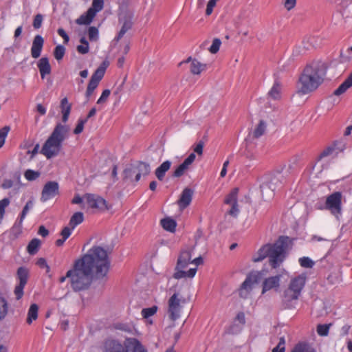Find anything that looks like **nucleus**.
I'll return each instance as SVG.
<instances>
[{
    "label": "nucleus",
    "mask_w": 352,
    "mask_h": 352,
    "mask_svg": "<svg viewBox=\"0 0 352 352\" xmlns=\"http://www.w3.org/2000/svg\"><path fill=\"white\" fill-rule=\"evenodd\" d=\"M327 69V63L321 60L307 64L298 80V92L307 94L317 89L323 82Z\"/></svg>",
    "instance_id": "f03ea898"
},
{
    "label": "nucleus",
    "mask_w": 352,
    "mask_h": 352,
    "mask_svg": "<svg viewBox=\"0 0 352 352\" xmlns=\"http://www.w3.org/2000/svg\"><path fill=\"white\" fill-rule=\"evenodd\" d=\"M134 166L137 170L136 178L134 179L136 182L140 179L142 175L145 176L150 173L151 168L148 163L138 162L136 164H134Z\"/></svg>",
    "instance_id": "5701e85b"
},
{
    "label": "nucleus",
    "mask_w": 352,
    "mask_h": 352,
    "mask_svg": "<svg viewBox=\"0 0 352 352\" xmlns=\"http://www.w3.org/2000/svg\"><path fill=\"white\" fill-rule=\"evenodd\" d=\"M331 325V324H318L316 329L318 334L320 336H328Z\"/></svg>",
    "instance_id": "37998d69"
},
{
    "label": "nucleus",
    "mask_w": 352,
    "mask_h": 352,
    "mask_svg": "<svg viewBox=\"0 0 352 352\" xmlns=\"http://www.w3.org/2000/svg\"><path fill=\"white\" fill-rule=\"evenodd\" d=\"M59 195V185L57 182L50 181L44 185L41 196V201L46 202Z\"/></svg>",
    "instance_id": "9b49d317"
},
{
    "label": "nucleus",
    "mask_w": 352,
    "mask_h": 352,
    "mask_svg": "<svg viewBox=\"0 0 352 352\" xmlns=\"http://www.w3.org/2000/svg\"><path fill=\"white\" fill-rule=\"evenodd\" d=\"M24 176L27 180L34 181L39 177L40 173L38 171H35L32 169H28L25 171Z\"/></svg>",
    "instance_id": "c03bdc74"
},
{
    "label": "nucleus",
    "mask_w": 352,
    "mask_h": 352,
    "mask_svg": "<svg viewBox=\"0 0 352 352\" xmlns=\"http://www.w3.org/2000/svg\"><path fill=\"white\" fill-rule=\"evenodd\" d=\"M84 221V214L82 212H75L70 218L69 226L72 229H74L77 226Z\"/></svg>",
    "instance_id": "7c9ffc66"
},
{
    "label": "nucleus",
    "mask_w": 352,
    "mask_h": 352,
    "mask_svg": "<svg viewBox=\"0 0 352 352\" xmlns=\"http://www.w3.org/2000/svg\"><path fill=\"white\" fill-rule=\"evenodd\" d=\"M43 21V16L41 14H37L34 16L32 25L34 29H38L41 27Z\"/></svg>",
    "instance_id": "6e6d98bb"
},
{
    "label": "nucleus",
    "mask_w": 352,
    "mask_h": 352,
    "mask_svg": "<svg viewBox=\"0 0 352 352\" xmlns=\"http://www.w3.org/2000/svg\"><path fill=\"white\" fill-rule=\"evenodd\" d=\"M96 16L92 12L87 11L76 19V23L78 25H89Z\"/></svg>",
    "instance_id": "c85d7f7f"
},
{
    "label": "nucleus",
    "mask_w": 352,
    "mask_h": 352,
    "mask_svg": "<svg viewBox=\"0 0 352 352\" xmlns=\"http://www.w3.org/2000/svg\"><path fill=\"white\" fill-rule=\"evenodd\" d=\"M193 190L189 188H186L183 190L179 199L177 201V204L180 210H184L188 207L192 199Z\"/></svg>",
    "instance_id": "a211bd4d"
},
{
    "label": "nucleus",
    "mask_w": 352,
    "mask_h": 352,
    "mask_svg": "<svg viewBox=\"0 0 352 352\" xmlns=\"http://www.w3.org/2000/svg\"><path fill=\"white\" fill-rule=\"evenodd\" d=\"M105 70L106 67L101 65L98 68H97L94 73L92 74L91 79L89 82V84L87 85L85 93V96L87 100L89 99V98L93 94L94 90L98 86L100 80L102 79L104 75Z\"/></svg>",
    "instance_id": "9d476101"
},
{
    "label": "nucleus",
    "mask_w": 352,
    "mask_h": 352,
    "mask_svg": "<svg viewBox=\"0 0 352 352\" xmlns=\"http://www.w3.org/2000/svg\"><path fill=\"white\" fill-rule=\"evenodd\" d=\"M110 94H111V91L109 89H104L102 91L100 97L97 100V104H103L106 103Z\"/></svg>",
    "instance_id": "864d4df0"
},
{
    "label": "nucleus",
    "mask_w": 352,
    "mask_h": 352,
    "mask_svg": "<svg viewBox=\"0 0 352 352\" xmlns=\"http://www.w3.org/2000/svg\"><path fill=\"white\" fill-rule=\"evenodd\" d=\"M280 90H281V85L279 80H276L274 83L270 90L268 95L274 100L279 99L280 98Z\"/></svg>",
    "instance_id": "72a5a7b5"
},
{
    "label": "nucleus",
    "mask_w": 352,
    "mask_h": 352,
    "mask_svg": "<svg viewBox=\"0 0 352 352\" xmlns=\"http://www.w3.org/2000/svg\"><path fill=\"white\" fill-rule=\"evenodd\" d=\"M283 5H284L285 8L287 11H290L291 10L294 8V7L296 6V0H285L283 2Z\"/></svg>",
    "instance_id": "680f3d73"
},
{
    "label": "nucleus",
    "mask_w": 352,
    "mask_h": 352,
    "mask_svg": "<svg viewBox=\"0 0 352 352\" xmlns=\"http://www.w3.org/2000/svg\"><path fill=\"white\" fill-rule=\"evenodd\" d=\"M36 265L41 268H47V272L50 271V267L44 258H40L36 261Z\"/></svg>",
    "instance_id": "69168bd1"
},
{
    "label": "nucleus",
    "mask_w": 352,
    "mask_h": 352,
    "mask_svg": "<svg viewBox=\"0 0 352 352\" xmlns=\"http://www.w3.org/2000/svg\"><path fill=\"white\" fill-rule=\"evenodd\" d=\"M126 342L129 352H148L147 349L137 338H127Z\"/></svg>",
    "instance_id": "412c9836"
},
{
    "label": "nucleus",
    "mask_w": 352,
    "mask_h": 352,
    "mask_svg": "<svg viewBox=\"0 0 352 352\" xmlns=\"http://www.w3.org/2000/svg\"><path fill=\"white\" fill-rule=\"evenodd\" d=\"M285 182V178L281 172L277 171V173L274 174L269 182V188L272 190L274 191L276 189L280 188L283 184Z\"/></svg>",
    "instance_id": "6ab92c4d"
},
{
    "label": "nucleus",
    "mask_w": 352,
    "mask_h": 352,
    "mask_svg": "<svg viewBox=\"0 0 352 352\" xmlns=\"http://www.w3.org/2000/svg\"><path fill=\"white\" fill-rule=\"evenodd\" d=\"M204 146V142L203 140H200L197 144L195 145L194 152L197 153L199 155H201L203 153Z\"/></svg>",
    "instance_id": "e2e57ef3"
},
{
    "label": "nucleus",
    "mask_w": 352,
    "mask_h": 352,
    "mask_svg": "<svg viewBox=\"0 0 352 352\" xmlns=\"http://www.w3.org/2000/svg\"><path fill=\"white\" fill-rule=\"evenodd\" d=\"M40 246L41 241L36 238L33 239L29 242L27 246V252L30 255H34L38 252Z\"/></svg>",
    "instance_id": "473e14b6"
},
{
    "label": "nucleus",
    "mask_w": 352,
    "mask_h": 352,
    "mask_svg": "<svg viewBox=\"0 0 352 352\" xmlns=\"http://www.w3.org/2000/svg\"><path fill=\"white\" fill-rule=\"evenodd\" d=\"M206 65L201 63L197 59H193L190 64V72L192 74L199 75L201 72L206 69Z\"/></svg>",
    "instance_id": "c756f323"
},
{
    "label": "nucleus",
    "mask_w": 352,
    "mask_h": 352,
    "mask_svg": "<svg viewBox=\"0 0 352 352\" xmlns=\"http://www.w3.org/2000/svg\"><path fill=\"white\" fill-rule=\"evenodd\" d=\"M307 277L304 274L291 278L287 288L284 291L282 302L287 309L295 307L301 292L305 285Z\"/></svg>",
    "instance_id": "39448f33"
},
{
    "label": "nucleus",
    "mask_w": 352,
    "mask_h": 352,
    "mask_svg": "<svg viewBox=\"0 0 352 352\" xmlns=\"http://www.w3.org/2000/svg\"><path fill=\"white\" fill-rule=\"evenodd\" d=\"M285 338L280 337L278 344L272 349V352H285Z\"/></svg>",
    "instance_id": "3c124183"
},
{
    "label": "nucleus",
    "mask_w": 352,
    "mask_h": 352,
    "mask_svg": "<svg viewBox=\"0 0 352 352\" xmlns=\"http://www.w3.org/2000/svg\"><path fill=\"white\" fill-rule=\"evenodd\" d=\"M267 270H262L261 271L252 272L246 277L241 286V289L250 290L254 283H259L264 277L267 275Z\"/></svg>",
    "instance_id": "f8f14e48"
},
{
    "label": "nucleus",
    "mask_w": 352,
    "mask_h": 352,
    "mask_svg": "<svg viewBox=\"0 0 352 352\" xmlns=\"http://www.w3.org/2000/svg\"><path fill=\"white\" fill-rule=\"evenodd\" d=\"M281 277V274H278L268 278H265L263 282L262 294H264L272 289H278L280 287Z\"/></svg>",
    "instance_id": "dca6fc26"
},
{
    "label": "nucleus",
    "mask_w": 352,
    "mask_h": 352,
    "mask_svg": "<svg viewBox=\"0 0 352 352\" xmlns=\"http://www.w3.org/2000/svg\"><path fill=\"white\" fill-rule=\"evenodd\" d=\"M65 54V48L63 45H58L55 47L54 51V56L57 60H62Z\"/></svg>",
    "instance_id": "79ce46f5"
},
{
    "label": "nucleus",
    "mask_w": 352,
    "mask_h": 352,
    "mask_svg": "<svg viewBox=\"0 0 352 352\" xmlns=\"http://www.w3.org/2000/svg\"><path fill=\"white\" fill-rule=\"evenodd\" d=\"M85 197L87 204L91 208H107L106 200L100 196L94 194H86Z\"/></svg>",
    "instance_id": "4468645a"
},
{
    "label": "nucleus",
    "mask_w": 352,
    "mask_h": 352,
    "mask_svg": "<svg viewBox=\"0 0 352 352\" xmlns=\"http://www.w3.org/2000/svg\"><path fill=\"white\" fill-rule=\"evenodd\" d=\"M241 330V328L236 324H231L227 329L226 333L228 334H237Z\"/></svg>",
    "instance_id": "4d7b16f0"
},
{
    "label": "nucleus",
    "mask_w": 352,
    "mask_h": 352,
    "mask_svg": "<svg viewBox=\"0 0 352 352\" xmlns=\"http://www.w3.org/2000/svg\"><path fill=\"white\" fill-rule=\"evenodd\" d=\"M60 108L62 113V121L66 123L68 121L72 110V104L69 102L67 97L63 98L60 100Z\"/></svg>",
    "instance_id": "4be33fe9"
},
{
    "label": "nucleus",
    "mask_w": 352,
    "mask_h": 352,
    "mask_svg": "<svg viewBox=\"0 0 352 352\" xmlns=\"http://www.w3.org/2000/svg\"><path fill=\"white\" fill-rule=\"evenodd\" d=\"M9 131L10 127L8 126H5L0 129V148L3 146L6 138L7 137Z\"/></svg>",
    "instance_id": "09e8293b"
},
{
    "label": "nucleus",
    "mask_w": 352,
    "mask_h": 352,
    "mask_svg": "<svg viewBox=\"0 0 352 352\" xmlns=\"http://www.w3.org/2000/svg\"><path fill=\"white\" fill-rule=\"evenodd\" d=\"M38 307L36 304H32L28 312L26 322L30 324L33 320H36L38 318Z\"/></svg>",
    "instance_id": "f704fd0d"
},
{
    "label": "nucleus",
    "mask_w": 352,
    "mask_h": 352,
    "mask_svg": "<svg viewBox=\"0 0 352 352\" xmlns=\"http://www.w3.org/2000/svg\"><path fill=\"white\" fill-rule=\"evenodd\" d=\"M157 311V307L153 305L151 307L144 308L141 311V314L144 318H148L149 317L155 315Z\"/></svg>",
    "instance_id": "a19ab883"
},
{
    "label": "nucleus",
    "mask_w": 352,
    "mask_h": 352,
    "mask_svg": "<svg viewBox=\"0 0 352 352\" xmlns=\"http://www.w3.org/2000/svg\"><path fill=\"white\" fill-rule=\"evenodd\" d=\"M137 170L134 165L126 168L123 172L124 179H132L134 177V179L136 178Z\"/></svg>",
    "instance_id": "58836bf2"
},
{
    "label": "nucleus",
    "mask_w": 352,
    "mask_h": 352,
    "mask_svg": "<svg viewBox=\"0 0 352 352\" xmlns=\"http://www.w3.org/2000/svg\"><path fill=\"white\" fill-rule=\"evenodd\" d=\"M298 261L300 266L302 267L311 268L314 265V262L307 256L300 258Z\"/></svg>",
    "instance_id": "49530a36"
},
{
    "label": "nucleus",
    "mask_w": 352,
    "mask_h": 352,
    "mask_svg": "<svg viewBox=\"0 0 352 352\" xmlns=\"http://www.w3.org/2000/svg\"><path fill=\"white\" fill-rule=\"evenodd\" d=\"M230 206L231 208L230 209V210L228 211V214L232 217H237V215L239 213L238 203L235 204H230Z\"/></svg>",
    "instance_id": "052dcab7"
},
{
    "label": "nucleus",
    "mask_w": 352,
    "mask_h": 352,
    "mask_svg": "<svg viewBox=\"0 0 352 352\" xmlns=\"http://www.w3.org/2000/svg\"><path fill=\"white\" fill-rule=\"evenodd\" d=\"M111 261L107 252L100 246H94L81 258L76 259L66 275L59 278L60 283L69 280L73 291L78 292L89 288L94 274L98 278L107 276Z\"/></svg>",
    "instance_id": "f257e3e1"
},
{
    "label": "nucleus",
    "mask_w": 352,
    "mask_h": 352,
    "mask_svg": "<svg viewBox=\"0 0 352 352\" xmlns=\"http://www.w3.org/2000/svg\"><path fill=\"white\" fill-rule=\"evenodd\" d=\"M239 188H233L230 193L226 197L224 203L228 205L235 204L238 203Z\"/></svg>",
    "instance_id": "c9c22d12"
},
{
    "label": "nucleus",
    "mask_w": 352,
    "mask_h": 352,
    "mask_svg": "<svg viewBox=\"0 0 352 352\" xmlns=\"http://www.w3.org/2000/svg\"><path fill=\"white\" fill-rule=\"evenodd\" d=\"M73 230L74 229H72L71 227L69 228L68 226H65L61 230L60 236H62L63 239L67 240L70 236V235L72 234V232Z\"/></svg>",
    "instance_id": "13d9d810"
},
{
    "label": "nucleus",
    "mask_w": 352,
    "mask_h": 352,
    "mask_svg": "<svg viewBox=\"0 0 352 352\" xmlns=\"http://www.w3.org/2000/svg\"><path fill=\"white\" fill-rule=\"evenodd\" d=\"M37 67L42 79H44L46 75L50 74L52 68L47 57H42L40 58L37 63Z\"/></svg>",
    "instance_id": "aec40b11"
},
{
    "label": "nucleus",
    "mask_w": 352,
    "mask_h": 352,
    "mask_svg": "<svg viewBox=\"0 0 352 352\" xmlns=\"http://www.w3.org/2000/svg\"><path fill=\"white\" fill-rule=\"evenodd\" d=\"M8 304L3 297H0V320H3L8 314Z\"/></svg>",
    "instance_id": "ea45409f"
},
{
    "label": "nucleus",
    "mask_w": 352,
    "mask_h": 352,
    "mask_svg": "<svg viewBox=\"0 0 352 352\" xmlns=\"http://www.w3.org/2000/svg\"><path fill=\"white\" fill-rule=\"evenodd\" d=\"M102 352H129L127 342L123 344L118 340L108 338L103 343Z\"/></svg>",
    "instance_id": "ddd939ff"
},
{
    "label": "nucleus",
    "mask_w": 352,
    "mask_h": 352,
    "mask_svg": "<svg viewBox=\"0 0 352 352\" xmlns=\"http://www.w3.org/2000/svg\"><path fill=\"white\" fill-rule=\"evenodd\" d=\"M24 219L25 218H21V215H20L19 218L16 221L12 227V230L14 232H16L17 234L21 233L23 227L22 224Z\"/></svg>",
    "instance_id": "5fc2aeb1"
},
{
    "label": "nucleus",
    "mask_w": 352,
    "mask_h": 352,
    "mask_svg": "<svg viewBox=\"0 0 352 352\" xmlns=\"http://www.w3.org/2000/svg\"><path fill=\"white\" fill-rule=\"evenodd\" d=\"M336 148L335 144H332L327 146L318 155L317 157V161L318 162L325 157L336 155L338 154V152L336 151Z\"/></svg>",
    "instance_id": "cd10ccee"
},
{
    "label": "nucleus",
    "mask_w": 352,
    "mask_h": 352,
    "mask_svg": "<svg viewBox=\"0 0 352 352\" xmlns=\"http://www.w3.org/2000/svg\"><path fill=\"white\" fill-rule=\"evenodd\" d=\"M133 26L132 19L131 16H125L123 19V23L120 30L119 31L118 35L116 36L115 40L116 41H120L124 35L126 34L127 31L131 30Z\"/></svg>",
    "instance_id": "b1692460"
},
{
    "label": "nucleus",
    "mask_w": 352,
    "mask_h": 352,
    "mask_svg": "<svg viewBox=\"0 0 352 352\" xmlns=\"http://www.w3.org/2000/svg\"><path fill=\"white\" fill-rule=\"evenodd\" d=\"M86 122H87V120L80 118L78 120V123H77L75 129H74V133L76 135H78L80 133H82L83 131V129H84L85 124Z\"/></svg>",
    "instance_id": "603ef678"
},
{
    "label": "nucleus",
    "mask_w": 352,
    "mask_h": 352,
    "mask_svg": "<svg viewBox=\"0 0 352 352\" xmlns=\"http://www.w3.org/2000/svg\"><path fill=\"white\" fill-rule=\"evenodd\" d=\"M195 154L194 153H190L184 161L179 165L175 171L172 174V177H182L185 172L188 169L189 166L192 164V163L195 160Z\"/></svg>",
    "instance_id": "2eb2a0df"
},
{
    "label": "nucleus",
    "mask_w": 352,
    "mask_h": 352,
    "mask_svg": "<svg viewBox=\"0 0 352 352\" xmlns=\"http://www.w3.org/2000/svg\"><path fill=\"white\" fill-rule=\"evenodd\" d=\"M44 42V38L41 35L37 34L34 37L31 47V56L32 58H37L41 56Z\"/></svg>",
    "instance_id": "f3484780"
},
{
    "label": "nucleus",
    "mask_w": 352,
    "mask_h": 352,
    "mask_svg": "<svg viewBox=\"0 0 352 352\" xmlns=\"http://www.w3.org/2000/svg\"><path fill=\"white\" fill-rule=\"evenodd\" d=\"M192 253L190 250H185L181 252L179 258L177 259V265L175 269V272L173 277L175 279H181L183 278H193L197 271V267L195 268H190L188 271H184V269L186 268L187 266L191 263Z\"/></svg>",
    "instance_id": "423d86ee"
},
{
    "label": "nucleus",
    "mask_w": 352,
    "mask_h": 352,
    "mask_svg": "<svg viewBox=\"0 0 352 352\" xmlns=\"http://www.w3.org/2000/svg\"><path fill=\"white\" fill-rule=\"evenodd\" d=\"M69 127L67 125L58 123L53 131L43 145L41 153L47 159L57 156L61 148L63 142L68 137Z\"/></svg>",
    "instance_id": "20e7f679"
},
{
    "label": "nucleus",
    "mask_w": 352,
    "mask_h": 352,
    "mask_svg": "<svg viewBox=\"0 0 352 352\" xmlns=\"http://www.w3.org/2000/svg\"><path fill=\"white\" fill-rule=\"evenodd\" d=\"M266 123L263 120H260L256 129L253 131V137L258 138L262 136L266 130Z\"/></svg>",
    "instance_id": "e433bc0d"
},
{
    "label": "nucleus",
    "mask_w": 352,
    "mask_h": 352,
    "mask_svg": "<svg viewBox=\"0 0 352 352\" xmlns=\"http://www.w3.org/2000/svg\"><path fill=\"white\" fill-rule=\"evenodd\" d=\"M89 45H79L77 46V51L82 54H85L89 52Z\"/></svg>",
    "instance_id": "338daca9"
},
{
    "label": "nucleus",
    "mask_w": 352,
    "mask_h": 352,
    "mask_svg": "<svg viewBox=\"0 0 352 352\" xmlns=\"http://www.w3.org/2000/svg\"><path fill=\"white\" fill-rule=\"evenodd\" d=\"M291 352H316V350L309 342L302 341L298 342Z\"/></svg>",
    "instance_id": "393cba45"
},
{
    "label": "nucleus",
    "mask_w": 352,
    "mask_h": 352,
    "mask_svg": "<svg viewBox=\"0 0 352 352\" xmlns=\"http://www.w3.org/2000/svg\"><path fill=\"white\" fill-rule=\"evenodd\" d=\"M10 203V199L8 197L3 198L0 200V221L3 219L6 208L9 206Z\"/></svg>",
    "instance_id": "a18cd8bd"
},
{
    "label": "nucleus",
    "mask_w": 352,
    "mask_h": 352,
    "mask_svg": "<svg viewBox=\"0 0 352 352\" xmlns=\"http://www.w3.org/2000/svg\"><path fill=\"white\" fill-rule=\"evenodd\" d=\"M162 228L168 232H174L177 226L176 221L170 218H164L161 220Z\"/></svg>",
    "instance_id": "2f4dec72"
},
{
    "label": "nucleus",
    "mask_w": 352,
    "mask_h": 352,
    "mask_svg": "<svg viewBox=\"0 0 352 352\" xmlns=\"http://www.w3.org/2000/svg\"><path fill=\"white\" fill-rule=\"evenodd\" d=\"M33 207V202L31 200H29L25 206L23 207L22 212L20 215H21V218H25L26 214L29 212L30 209Z\"/></svg>",
    "instance_id": "bf43d9fd"
},
{
    "label": "nucleus",
    "mask_w": 352,
    "mask_h": 352,
    "mask_svg": "<svg viewBox=\"0 0 352 352\" xmlns=\"http://www.w3.org/2000/svg\"><path fill=\"white\" fill-rule=\"evenodd\" d=\"M289 242V238L288 236H279L274 243L263 245L257 252L258 256L253 258V261L260 262L265 258H268L269 264L272 268H278L286 257Z\"/></svg>",
    "instance_id": "7ed1b4c3"
},
{
    "label": "nucleus",
    "mask_w": 352,
    "mask_h": 352,
    "mask_svg": "<svg viewBox=\"0 0 352 352\" xmlns=\"http://www.w3.org/2000/svg\"><path fill=\"white\" fill-rule=\"evenodd\" d=\"M351 87H352V72L345 79V80L333 91V94L335 96H340L346 92V90Z\"/></svg>",
    "instance_id": "bb28decb"
},
{
    "label": "nucleus",
    "mask_w": 352,
    "mask_h": 352,
    "mask_svg": "<svg viewBox=\"0 0 352 352\" xmlns=\"http://www.w3.org/2000/svg\"><path fill=\"white\" fill-rule=\"evenodd\" d=\"M98 30L94 26H91L88 30L89 39L91 41H96L98 39Z\"/></svg>",
    "instance_id": "de8ad7c7"
},
{
    "label": "nucleus",
    "mask_w": 352,
    "mask_h": 352,
    "mask_svg": "<svg viewBox=\"0 0 352 352\" xmlns=\"http://www.w3.org/2000/svg\"><path fill=\"white\" fill-rule=\"evenodd\" d=\"M104 8V0H93L91 6L88 9L95 16Z\"/></svg>",
    "instance_id": "4c0bfd02"
},
{
    "label": "nucleus",
    "mask_w": 352,
    "mask_h": 352,
    "mask_svg": "<svg viewBox=\"0 0 352 352\" xmlns=\"http://www.w3.org/2000/svg\"><path fill=\"white\" fill-rule=\"evenodd\" d=\"M221 45V40L217 38H214L212 41V43L209 48V51L212 54H216L219 50Z\"/></svg>",
    "instance_id": "8fccbe9b"
},
{
    "label": "nucleus",
    "mask_w": 352,
    "mask_h": 352,
    "mask_svg": "<svg viewBox=\"0 0 352 352\" xmlns=\"http://www.w3.org/2000/svg\"><path fill=\"white\" fill-rule=\"evenodd\" d=\"M29 276V271L25 267H20L16 272V278L19 283L16 285L14 293L16 300H20L23 296V289L26 285Z\"/></svg>",
    "instance_id": "1a4fd4ad"
},
{
    "label": "nucleus",
    "mask_w": 352,
    "mask_h": 352,
    "mask_svg": "<svg viewBox=\"0 0 352 352\" xmlns=\"http://www.w3.org/2000/svg\"><path fill=\"white\" fill-rule=\"evenodd\" d=\"M38 234L43 237H46L49 234V231L44 226H41L38 228Z\"/></svg>",
    "instance_id": "774afa93"
},
{
    "label": "nucleus",
    "mask_w": 352,
    "mask_h": 352,
    "mask_svg": "<svg viewBox=\"0 0 352 352\" xmlns=\"http://www.w3.org/2000/svg\"><path fill=\"white\" fill-rule=\"evenodd\" d=\"M342 194L340 191H336L327 197L324 208L330 211V212L336 217L342 213Z\"/></svg>",
    "instance_id": "6e6552de"
},
{
    "label": "nucleus",
    "mask_w": 352,
    "mask_h": 352,
    "mask_svg": "<svg viewBox=\"0 0 352 352\" xmlns=\"http://www.w3.org/2000/svg\"><path fill=\"white\" fill-rule=\"evenodd\" d=\"M171 166V162L166 160L159 167H157L155 171L156 177L160 180L162 181L164 179L166 173L170 169Z\"/></svg>",
    "instance_id": "a878e982"
},
{
    "label": "nucleus",
    "mask_w": 352,
    "mask_h": 352,
    "mask_svg": "<svg viewBox=\"0 0 352 352\" xmlns=\"http://www.w3.org/2000/svg\"><path fill=\"white\" fill-rule=\"evenodd\" d=\"M186 302V300L179 298L178 293H174L168 299V314L169 318L175 321L181 315L183 309V304Z\"/></svg>",
    "instance_id": "0eeeda50"
},
{
    "label": "nucleus",
    "mask_w": 352,
    "mask_h": 352,
    "mask_svg": "<svg viewBox=\"0 0 352 352\" xmlns=\"http://www.w3.org/2000/svg\"><path fill=\"white\" fill-rule=\"evenodd\" d=\"M57 33L60 36H61L63 38L64 43L67 44L69 42V37L63 28H58L57 30Z\"/></svg>",
    "instance_id": "0e129e2a"
}]
</instances>
